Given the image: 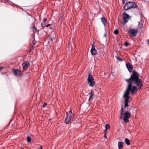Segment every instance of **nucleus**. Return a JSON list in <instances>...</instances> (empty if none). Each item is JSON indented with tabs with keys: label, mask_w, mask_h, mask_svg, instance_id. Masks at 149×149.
I'll use <instances>...</instances> for the list:
<instances>
[{
	"label": "nucleus",
	"mask_w": 149,
	"mask_h": 149,
	"mask_svg": "<svg viewBox=\"0 0 149 149\" xmlns=\"http://www.w3.org/2000/svg\"><path fill=\"white\" fill-rule=\"evenodd\" d=\"M125 80L128 83L127 89L123 95V97L125 99V107L126 108L129 106L128 103L129 99L130 98L129 95L130 92H131V94L134 95L137 92L138 89L137 86H132V79L130 77L128 79H125Z\"/></svg>",
	"instance_id": "f257e3e1"
},
{
	"label": "nucleus",
	"mask_w": 149,
	"mask_h": 149,
	"mask_svg": "<svg viewBox=\"0 0 149 149\" xmlns=\"http://www.w3.org/2000/svg\"><path fill=\"white\" fill-rule=\"evenodd\" d=\"M139 74L135 71H134L131 75V78L132 79V82L138 86V89L141 90L143 84L142 80L139 78Z\"/></svg>",
	"instance_id": "f03ea898"
},
{
	"label": "nucleus",
	"mask_w": 149,
	"mask_h": 149,
	"mask_svg": "<svg viewBox=\"0 0 149 149\" xmlns=\"http://www.w3.org/2000/svg\"><path fill=\"white\" fill-rule=\"evenodd\" d=\"M136 7V4L133 2L130 1L126 3L124 6L125 10H127L131 8H135Z\"/></svg>",
	"instance_id": "7ed1b4c3"
},
{
	"label": "nucleus",
	"mask_w": 149,
	"mask_h": 149,
	"mask_svg": "<svg viewBox=\"0 0 149 149\" xmlns=\"http://www.w3.org/2000/svg\"><path fill=\"white\" fill-rule=\"evenodd\" d=\"M67 117H66V124H68L73 118V114L71 110L66 113Z\"/></svg>",
	"instance_id": "20e7f679"
},
{
	"label": "nucleus",
	"mask_w": 149,
	"mask_h": 149,
	"mask_svg": "<svg viewBox=\"0 0 149 149\" xmlns=\"http://www.w3.org/2000/svg\"><path fill=\"white\" fill-rule=\"evenodd\" d=\"M138 30L137 29H130L128 31V33L130 34V36L134 37H135L137 34Z\"/></svg>",
	"instance_id": "39448f33"
},
{
	"label": "nucleus",
	"mask_w": 149,
	"mask_h": 149,
	"mask_svg": "<svg viewBox=\"0 0 149 149\" xmlns=\"http://www.w3.org/2000/svg\"><path fill=\"white\" fill-rule=\"evenodd\" d=\"M131 116V114L128 111H127L124 114V120L126 123L129 122V118Z\"/></svg>",
	"instance_id": "423d86ee"
},
{
	"label": "nucleus",
	"mask_w": 149,
	"mask_h": 149,
	"mask_svg": "<svg viewBox=\"0 0 149 149\" xmlns=\"http://www.w3.org/2000/svg\"><path fill=\"white\" fill-rule=\"evenodd\" d=\"M13 71L14 75L17 77H21L23 75L22 71L18 69H13Z\"/></svg>",
	"instance_id": "0eeeda50"
},
{
	"label": "nucleus",
	"mask_w": 149,
	"mask_h": 149,
	"mask_svg": "<svg viewBox=\"0 0 149 149\" xmlns=\"http://www.w3.org/2000/svg\"><path fill=\"white\" fill-rule=\"evenodd\" d=\"M123 15V22L124 24H126L128 22L130 17L128 14L126 13H124Z\"/></svg>",
	"instance_id": "6e6552de"
},
{
	"label": "nucleus",
	"mask_w": 149,
	"mask_h": 149,
	"mask_svg": "<svg viewBox=\"0 0 149 149\" xmlns=\"http://www.w3.org/2000/svg\"><path fill=\"white\" fill-rule=\"evenodd\" d=\"M30 64L28 61H25L22 64L23 70H26L28 67L29 66Z\"/></svg>",
	"instance_id": "1a4fd4ad"
},
{
	"label": "nucleus",
	"mask_w": 149,
	"mask_h": 149,
	"mask_svg": "<svg viewBox=\"0 0 149 149\" xmlns=\"http://www.w3.org/2000/svg\"><path fill=\"white\" fill-rule=\"evenodd\" d=\"M91 52L92 55H96L97 54V52L95 49V47L94 44H93L92 46V48L91 50Z\"/></svg>",
	"instance_id": "9d476101"
},
{
	"label": "nucleus",
	"mask_w": 149,
	"mask_h": 149,
	"mask_svg": "<svg viewBox=\"0 0 149 149\" xmlns=\"http://www.w3.org/2000/svg\"><path fill=\"white\" fill-rule=\"evenodd\" d=\"M126 66L129 72H131L133 69V67L132 65L129 63H128L126 64Z\"/></svg>",
	"instance_id": "9b49d317"
},
{
	"label": "nucleus",
	"mask_w": 149,
	"mask_h": 149,
	"mask_svg": "<svg viewBox=\"0 0 149 149\" xmlns=\"http://www.w3.org/2000/svg\"><path fill=\"white\" fill-rule=\"evenodd\" d=\"M101 21L103 24L104 27H105L107 24V21L106 20L105 18L104 17H102L101 18Z\"/></svg>",
	"instance_id": "f8f14e48"
},
{
	"label": "nucleus",
	"mask_w": 149,
	"mask_h": 149,
	"mask_svg": "<svg viewBox=\"0 0 149 149\" xmlns=\"http://www.w3.org/2000/svg\"><path fill=\"white\" fill-rule=\"evenodd\" d=\"M123 113H124V109L123 106L122 105L121 106V109L120 111V119H122L123 118Z\"/></svg>",
	"instance_id": "ddd939ff"
},
{
	"label": "nucleus",
	"mask_w": 149,
	"mask_h": 149,
	"mask_svg": "<svg viewBox=\"0 0 149 149\" xmlns=\"http://www.w3.org/2000/svg\"><path fill=\"white\" fill-rule=\"evenodd\" d=\"M88 81L89 86L91 87H93L95 84V82L94 80H89V81Z\"/></svg>",
	"instance_id": "4468645a"
},
{
	"label": "nucleus",
	"mask_w": 149,
	"mask_h": 149,
	"mask_svg": "<svg viewBox=\"0 0 149 149\" xmlns=\"http://www.w3.org/2000/svg\"><path fill=\"white\" fill-rule=\"evenodd\" d=\"M118 146L119 149H121L123 146V143L122 142L119 141L118 143Z\"/></svg>",
	"instance_id": "2eb2a0df"
},
{
	"label": "nucleus",
	"mask_w": 149,
	"mask_h": 149,
	"mask_svg": "<svg viewBox=\"0 0 149 149\" xmlns=\"http://www.w3.org/2000/svg\"><path fill=\"white\" fill-rule=\"evenodd\" d=\"M33 32L35 34L36 33V31H37V34L38 35L39 34V30H38L37 29L34 24L33 27Z\"/></svg>",
	"instance_id": "dca6fc26"
},
{
	"label": "nucleus",
	"mask_w": 149,
	"mask_h": 149,
	"mask_svg": "<svg viewBox=\"0 0 149 149\" xmlns=\"http://www.w3.org/2000/svg\"><path fill=\"white\" fill-rule=\"evenodd\" d=\"M89 80H94L93 76L90 73H88V75L87 79L88 81H89Z\"/></svg>",
	"instance_id": "f3484780"
},
{
	"label": "nucleus",
	"mask_w": 149,
	"mask_h": 149,
	"mask_svg": "<svg viewBox=\"0 0 149 149\" xmlns=\"http://www.w3.org/2000/svg\"><path fill=\"white\" fill-rule=\"evenodd\" d=\"M93 92L92 90H91V92L90 93V96L88 100V101H89L91 99L93 98Z\"/></svg>",
	"instance_id": "a211bd4d"
},
{
	"label": "nucleus",
	"mask_w": 149,
	"mask_h": 149,
	"mask_svg": "<svg viewBox=\"0 0 149 149\" xmlns=\"http://www.w3.org/2000/svg\"><path fill=\"white\" fill-rule=\"evenodd\" d=\"M125 141L127 145H129L130 144V141L127 138H126L125 139Z\"/></svg>",
	"instance_id": "6ab92c4d"
},
{
	"label": "nucleus",
	"mask_w": 149,
	"mask_h": 149,
	"mask_svg": "<svg viewBox=\"0 0 149 149\" xmlns=\"http://www.w3.org/2000/svg\"><path fill=\"white\" fill-rule=\"evenodd\" d=\"M27 141L28 143H30L31 141V137L28 136L27 137Z\"/></svg>",
	"instance_id": "aec40b11"
},
{
	"label": "nucleus",
	"mask_w": 149,
	"mask_h": 149,
	"mask_svg": "<svg viewBox=\"0 0 149 149\" xmlns=\"http://www.w3.org/2000/svg\"><path fill=\"white\" fill-rule=\"evenodd\" d=\"M41 26L42 27V29L45 27V25H46V24L45 23H41Z\"/></svg>",
	"instance_id": "412c9836"
},
{
	"label": "nucleus",
	"mask_w": 149,
	"mask_h": 149,
	"mask_svg": "<svg viewBox=\"0 0 149 149\" xmlns=\"http://www.w3.org/2000/svg\"><path fill=\"white\" fill-rule=\"evenodd\" d=\"M118 33H119V30L117 29H116L114 31V33L115 34H116V35L118 34Z\"/></svg>",
	"instance_id": "4be33fe9"
},
{
	"label": "nucleus",
	"mask_w": 149,
	"mask_h": 149,
	"mask_svg": "<svg viewBox=\"0 0 149 149\" xmlns=\"http://www.w3.org/2000/svg\"><path fill=\"white\" fill-rule=\"evenodd\" d=\"M116 58L119 61H123V60L120 57L116 56Z\"/></svg>",
	"instance_id": "5701e85b"
},
{
	"label": "nucleus",
	"mask_w": 149,
	"mask_h": 149,
	"mask_svg": "<svg viewBox=\"0 0 149 149\" xmlns=\"http://www.w3.org/2000/svg\"><path fill=\"white\" fill-rule=\"evenodd\" d=\"M110 125L109 124H106V126H105V128L107 129H109L110 128Z\"/></svg>",
	"instance_id": "b1692460"
},
{
	"label": "nucleus",
	"mask_w": 149,
	"mask_h": 149,
	"mask_svg": "<svg viewBox=\"0 0 149 149\" xmlns=\"http://www.w3.org/2000/svg\"><path fill=\"white\" fill-rule=\"evenodd\" d=\"M124 45H125V46L127 47V46H128L129 45V43L128 42H125Z\"/></svg>",
	"instance_id": "393cba45"
},
{
	"label": "nucleus",
	"mask_w": 149,
	"mask_h": 149,
	"mask_svg": "<svg viewBox=\"0 0 149 149\" xmlns=\"http://www.w3.org/2000/svg\"><path fill=\"white\" fill-rule=\"evenodd\" d=\"M47 105V103L46 102H44L42 106V107H45Z\"/></svg>",
	"instance_id": "a878e982"
},
{
	"label": "nucleus",
	"mask_w": 149,
	"mask_h": 149,
	"mask_svg": "<svg viewBox=\"0 0 149 149\" xmlns=\"http://www.w3.org/2000/svg\"><path fill=\"white\" fill-rule=\"evenodd\" d=\"M47 19L45 18H44L43 21V23H45V22L47 21Z\"/></svg>",
	"instance_id": "bb28decb"
},
{
	"label": "nucleus",
	"mask_w": 149,
	"mask_h": 149,
	"mask_svg": "<svg viewBox=\"0 0 149 149\" xmlns=\"http://www.w3.org/2000/svg\"><path fill=\"white\" fill-rule=\"evenodd\" d=\"M104 137L106 139H107V134H106V133H104Z\"/></svg>",
	"instance_id": "cd10ccee"
},
{
	"label": "nucleus",
	"mask_w": 149,
	"mask_h": 149,
	"mask_svg": "<svg viewBox=\"0 0 149 149\" xmlns=\"http://www.w3.org/2000/svg\"><path fill=\"white\" fill-rule=\"evenodd\" d=\"M51 24H49L47 25H45V27H48L49 26H51Z\"/></svg>",
	"instance_id": "c85d7f7f"
},
{
	"label": "nucleus",
	"mask_w": 149,
	"mask_h": 149,
	"mask_svg": "<svg viewBox=\"0 0 149 149\" xmlns=\"http://www.w3.org/2000/svg\"><path fill=\"white\" fill-rule=\"evenodd\" d=\"M51 24H49L47 25H45V27H48L49 26H51Z\"/></svg>",
	"instance_id": "c756f323"
},
{
	"label": "nucleus",
	"mask_w": 149,
	"mask_h": 149,
	"mask_svg": "<svg viewBox=\"0 0 149 149\" xmlns=\"http://www.w3.org/2000/svg\"><path fill=\"white\" fill-rule=\"evenodd\" d=\"M30 16L32 18V19H35V20H36V19L34 17H33V15H31Z\"/></svg>",
	"instance_id": "7c9ffc66"
},
{
	"label": "nucleus",
	"mask_w": 149,
	"mask_h": 149,
	"mask_svg": "<svg viewBox=\"0 0 149 149\" xmlns=\"http://www.w3.org/2000/svg\"><path fill=\"white\" fill-rule=\"evenodd\" d=\"M127 0H123V3H125L127 1Z\"/></svg>",
	"instance_id": "2f4dec72"
},
{
	"label": "nucleus",
	"mask_w": 149,
	"mask_h": 149,
	"mask_svg": "<svg viewBox=\"0 0 149 149\" xmlns=\"http://www.w3.org/2000/svg\"><path fill=\"white\" fill-rule=\"evenodd\" d=\"M38 149H42V146H40L39 147H38L37 148Z\"/></svg>",
	"instance_id": "473e14b6"
},
{
	"label": "nucleus",
	"mask_w": 149,
	"mask_h": 149,
	"mask_svg": "<svg viewBox=\"0 0 149 149\" xmlns=\"http://www.w3.org/2000/svg\"><path fill=\"white\" fill-rule=\"evenodd\" d=\"M107 129H105V130H104V133H106V134H107Z\"/></svg>",
	"instance_id": "72a5a7b5"
},
{
	"label": "nucleus",
	"mask_w": 149,
	"mask_h": 149,
	"mask_svg": "<svg viewBox=\"0 0 149 149\" xmlns=\"http://www.w3.org/2000/svg\"><path fill=\"white\" fill-rule=\"evenodd\" d=\"M54 37H51V39L52 41L54 39Z\"/></svg>",
	"instance_id": "f704fd0d"
},
{
	"label": "nucleus",
	"mask_w": 149,
	"mask_h": 149,
	"mask_svg": "<svg viewBox=\"0 0 149 149\" xmlns=\"http://www.w3.org/2000/svg\"><path fill=\"white\" fill-rule=\"evenodd\" d=\"M5 68V67H0V70H1V69H2L4 68Z\"/></svg>",
	"instance_id": "c9c22d12"
},
{
	"label": "nucleus",
	"mask_w": 149,
	"mask_h": 149,
	"mask_svg": "<svg viewBox=\"0 0 149 149\" xmlns=\"http://www.w3.org/2000/svg\"><path fill=\"white\" fill-rule=\"evenodd\" d=\"M26 13H27L30 16L31 15L30 13H28V12H26Z\"/></svg>",
	"instance_id": "e433bc0d"
},
{
	"label": "nucleus",
	"mask_w": 149,
	"mask_h": 149,
	"mask_svg": "<svg viewBox=\"0 0 149 149\" xmlns=\"http://www.w3.org/2000/svg\"><path fill=\"white\" fill-rule=\"evenodd\" d=\"M106 36H107V33H105L104 34V36L105 37H106Z\"/></svg>",
	"instance_id": "4c0bfd02"
},
{
	"label": "nucleus",
	"mask_w": 149,
	"mask_h": 149,
	"mask_svg": "<svg viewBox=\"0 0 149 149\" xmlns=\"http://www.w3.org/2000/svg\"><path fill=\"white\" fill-rule=\"evenodd\" d=\"M49 28V29H52V26H50Z\"/></svg>",
	"instance_id": "58836bf2"
},
{
	"label": "nucleus",
	"mask_w": 149,
	"mask_h": 149,
	"mask_svg": "<svg viewBox=\"0 0 149 149\" xmlns=\"http://www.w3.org/2000/svg\"><path fill=\"white\" fill-rule=\"evenodd\" d=\"M148 45L149 46V39L148 40Z\"/></svg>",
	"instance_id": "ea45409f"
},
{
	"label": "nucleus",
	"mask_w": 149,
	"mask_h": 149,
	"mask_svg": "<svg viewBox=\"0 0 149 149\" xmlns=\"http://www.w3.org/2000/svg\"><path fill=\"white\" fill-rule=\"evenodd\" d=\"M63 19V17L62 16H61V20H62V19Z\"/></svg>",
	"instance_id": "a19ab883"
},
{
	"label": "nucleus",
	"mask_w": 149,
	"mask_h": 149,
	"mask_svg": "<svg viewBox=\"0 0 149 149\" xmlns=\"http://www.w3.org/2000/svg\"><path fill=\"white\" fill-rule=\"evenodd\" d=\"M64 122L65 123V119L64 120Z\"/></svg>",
	"instance_id": "79ce46f5"
},
{
	"label": "nucleus",
	"mask_w": 149,
	"mask_h": 149,
	"mask_svg": "<svg viewBox=\"0 0 149 149\" xmlns=\"http://www.w3.org/2000/svg\"><path fill=\"white\" fill-rule=\"evenodd\" d=\"M6 72H4L3 73H6Z\"/></svg>",
	"instance_id": "37998d69"
},
{
	"label": "nucleus",
	"mask_w": 149,
	"mask_h": 149,
	"mask_svg": "<svg viewBox=\"0 0 149 149\" xmlns=\"http://www.w3.org/2000/svg\"><path fill=\"white\" fill-rule=\"evenodd\" d=\"M22 148V149H23L22 148Z\"/></svg>",
	"instance_id": "c03bdc74"
}]
</instances>
